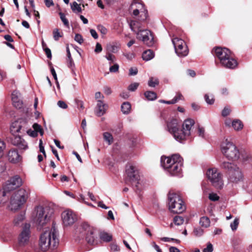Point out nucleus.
<instances>
[{"label": "nucleus", "mask_w": 252, "mask_h": 252, "mask_svg": "<svg viewBox=\"0 0 252 252\" xmlns=\"http://www.w3.org/2000/svg\"><path fill=\"white\" fill-rule=\"evenodd\" d=\"M161 164L165 171L171 176H180L182 171L183 159L175 154L170 157H161Z\"/></svg>", "instance_id": "1"}, {"label": "nucleus", "mask_w": 252, "mask_h": 252, "mask_svg": "<svg viewBox=\"0 0 252 252\" xmlns=\"http://www.w3.org/2000/svg\"><path fill=\"white\" fill-rule=\"evenodd\" d=\"M58 243V231L55 226L45 231L40 236L39 246L43 251H46L50 248L56 247Z\"/></svg>", "instance_id": "2"}, {"label": "nucleus", "mask_w": 252, "mask_h": 252, "mask_svg": "<svg viewBox=\"0 0 252 252\" xmlns=\"http://www.w3.org/2000/svg\"><path fill=\"white\" fill-rule=\"evenodd\" d=\"M215 56L219 59L221 64L228 68H234L237 65V61L231 57V52L226 48L217 47L214 49Z\"/></svg>", "instance_id": "3"}, {"label": "nucleus", "mask_w": 252, "mask_h": 252, "mask_svg": "<svg viewBox=\"0 0 252 252\" xmlns=\"http://www.w3.org/2000/svg\"><path fill=\"white\" fill-rule=\"evenodd\" d=\"M168 204L169 210L174 213H182L186 208L180 194L172 191L168 194Z\"/></svg>", "instance_id": "4"}, {"label": "nucleus", "mask_w": 252, "mask_h": 252, "mask_svg": "<svg viewBox=\"0 0 252 252\" xmlns=\"http://www.w3.org/2000/svg\"><path fill=\"white\" fill-rule=\"evenodd\" d=\"M28 196V192L24 189L11 192L9 208L11 210L16 211L20 209L26 202Z\"/></svg>", "instance_id": "5"}, {"label": "nucleus", "mask_w": 252, "mask_h": 252, "mask_svg": "<svg viewBox=\"0 0 252 252\" xmlns=\"http://www.w3.org/2000/svg\"><path fill=\"white\" fill-rule=\"evenodd\" d=\"M222 168L228 170V180L230 182L238 184L243 181L244 176L241 169L236 165L229 162H223Z\"/></svg>", "instance_id": "6"}, {"label": "nucleus", "mask_w": 252, "mask_h": 252, "mask_svg": "<svg viewBox=\"0 0 252 252\" xmlns=\"http://www.w3.org/2000/svg\"><path fill=\"white\" fill-rule=\"evenodd\" d=\"M222 154L228 159L235 160L240 157V153L236 146L232 143L225 140L221 145Z\"/></svg>", "instance_id": "7"}, {"label": "nucleus", "mask_w": 252, "mask_h": 252, "mask_svg": "<svg viewBox=\"0 0 252 252\" xmlns=\"http://www.w3.org/2000/svg\"><path fill=\"white\" fill-rule=\"evenodd\" d=\"M206 176L211 184L217 189H220L223 186L222 174L215 168L207 170Z\"/></svg>", "instance_id": "8"}, {"label": "nucleus", "mask_w": 252, "mask_h": 252, "mask_svg": "<svg viewBox=\"0 0 252 252\" xmlns=\"http://www.w3.org/2000/svg\"><path fill=\"white\" fill-rule=\"evenodd\" d=\"M50 209L48 207L44 208L42 206H38L34 209L33 215L35 216V220L41 225L45 224L50 216L47 211Z\"/></svg>", "instance_id": "9"}, {"label": "nucleus", "mask_w": 252, "mask_h": 252, "mask_svg": "<svg viewBox=\"0 0 252 252\" xmlns=\"http://www.w3.org/2000/svg\"><path fill=\"white\" fill-rule=\"evenodd\" d=\"M194 124L192 119H188L184 121L182 124V129H180V135H177L178 141L182 142L187 140L191 134V129Z\"/></svg>", "instance_id": "10"}, {"label": "nucleus", "mask_w": 252, "mask_h": 252, "mask_svg": "<svg viewBox=\"0 0 252 252\" xmlns=\"http://www.w3.org/2000/svg\"><path fill=\"white\" fill-rule=\"evenodd\" d=\"M175 51L177 55L180 57H184L188 55L189 50L185 42L182 39L178 37L172 39Z\"/></svg>", "instance_id": "11"}, {"label": "nucleus", "mask_w": 252, "mask_h": 252, "mask_svg": "<svg viewBox=\"0 0 252 252\" xmlns=\"http://www.w3.org/2000/svg\"><path fill=\"white\" fill-rule=\"evenodd\" d=\"M129 10H133L132 14L135 16L140 14L141 21H144L147 19L148 11L142 3L133 1L131 4Z\"/></svg>", "instance_id": "12"}, {"label": "nucleus", "mask_w": 252, "mask_h": 252, "mask_svg": "<svg viewBox=\"0 0 252 252\" xmlns=\"http://www.w3.org/2000/svg\"><path fill=\"white\" fill-rule=\"evenodd\" d=\"M126 172L129 180L135 184L137 189H140L139 186L140 183L138 179L139 175L137 168L135 166L129 164L126 166Z\"/></svg>", "instance_id": "13"}, {"label": "nucleus", "mask_w": 252, "mask_h": 252, "mask_svg": "<svg viewBox=\"0 0 252 252\" xmlns=\"http://www.w3.org/2000/svg\"><path fill=\"white\" fill-rule=\"evenodd\" d=\"M137 38L141 40L148 46H152L154 43V37L150 31L143 30L137 32Z\"/></svg>", "instance_id": "14"}, {"label": "nucleus", "mask_w": 252, "mask_h": 252, "mask_svg": "<svg viewBox=\"0 0 252 252\" xmlns=\"http://www.w3.org/2000/svg\"><path fill=\"white\" fill-rule=\"evenodd\" d=\"M22 180L18 175L15 176L7 181L3 188L9 192H12V191L22 185Z\"/></svg>", "instance_id": "15"}, {"label": "nucleus", "mask_w": 252, "mask_h": 252, "mask_svg": "<svg viewBox=\"0 0 252 252\" xmlns=\"http://www.w3.org/2000/svg\"><path fill=\"white\" fill-rule=\"evenodd\" d=\"M30 228V224L25 223L19 236L18 241L20 245L24 246L28 243L31 234Z\"/></svg>", "instance_id": "16"}, {"label": "nucleus", "mask_w": 252, "mask_h": 252, "mask_svg": "<svg viewBox=\"0 0 252 252\" xmlns=\"http://www.w3.org/2000/svg\"><path fill=\"white\" fill-rule=\"evenodd\" d=\"M62 218L63 225L66 226L72 225L77 220L75 214L69 210H65L62 213Z\"/></svg>", "instance_id": "17"}, {"label": "nucleus", "mask_w": 252, "mask_h": 252, "mask_svg": "<svg viewBox=\"0 0 252 252\" xmlns=\"http://www.w3.org/2000/svg\"><path fill=\"white\" fill-rule=\"evenodd\" d=\"M168 131L173 135L174 138L178 141L177 135L180 134V125L178 124V120L172 119L167 124Z\"/></svg>", "instance_id": "18"}, {"label": "nucleus", "mask_w": 252, "mask_h": 252, "mask_svg": "<svg viewBox=\"0 0 252 252\" xmlns=\"http://www.w3.org/2000/svg\"><path fill=\"white\" fill-rule=\"evenodd\" d=\"M33 130L29 129L27 130V132L29 135L31 137H35L38 135V132L40 133L41 135H43L44 131L41 126L37 123H35L32 126Z\"/></svg>", "instance_id": "19"}, {"label": "nucleus", "mask_w": 252, "mask_h": 252, "mask_svg": "<svg viewBox=\"0 0 252 252\" xmlns=\"http://www.w3.org/2000/svg\"><path fill=\"white\" fill-rule=\"evenodd\" d=\"M8 158L10 162L12 163H17L21 159V157L15 150L12 149L9 151L8 153Z\"/></svg>", "instance_id": "20"}, {"label": "nucleus", "mask_w": 252, "mask_h": 252, "mask_svg": "<svg viewBox=\"0 0 252 252\" xmlns=\"http://www.w3.org/2000/svg\"><path fill=\"white\" fill-rule=\"evenodd\" d=\"M10 195L11 192H9L3 187L0 190V206L3 205L9 200Z\"/></svg>", "instance_id": "21"}, {"label": "nucleus", "mask_w": 252, "mask_h": 252, "mask_svg": "<svg viewBox=\"0 0 252 252\" xmlns=\"http://www.w3.org/2000/svg\"><path fill=\"white\" fill-rule=\"evenodd\" d=\"M106 107V105L103 101L100 100H97L95 111L96 115L99 117L102 116L105 113Z\"/></svg>", "instance_id": "22"}, {"label": "nucleus", "mask_w": 252, "mask_h": 252, "mask_svg": "<svg viewBox=\"0 0 252 252\" xmlns=\"http://www.w3.org/2000/svg\"><path fill=\"white\" fill-rule=\"evenodd\" d=\"M86 239L87 242L90 245H95L96 244L95 240V235L94 231L93 229H89L88 231Z\"/></svg>", "instance_id": "23"}, {"label": "nucleus", "mask_w": 252, "mask_h": 252, "mask_svg": "<svg viewBox=\"0 0 252 252\" xmlns=\"http://www.w3.org/2000/svg\"><path fill=\"white\" fill-rule=\"evenodd\" d=\"M22 126L18 122L13 123L10 127V132L13 135H18L19 133H21ZM24 131V130H23Z\"/></svg>", "instance_id": "24"}, {"label": "nucleus", "mask_w": 252, "mask_h": 252, "mask_svg": "<svg viewBox=\"0 0 252 252\" xmlns=\"http://www.w3.org/2000/svg\"><path fill=\"white\" fill-rule=\"evenodd\" d=\"M129 27L133 32L137 34V32L142 31L141 29V24L137 21H131L129 23Z\"/></svg>", "instance_id": "25"}, {"label": "nucleus", "mask_w": 252, "mask_h": 252, "mask_svg": "<svg viewBox=\"0 0 252 252\" xmlns=\"http://www.w3.org/2000/svg\"><path fill=\"white\" fill-rule=\"evenodd\" d=\"M25 219V217L24 214H20L15 216L13 221L14 225L16 226H20L23 223Z\"/></svg>", "instance_id": "26"}, {"label": "nucleus", "mask_w": 252, "mask_h": 252, "mask_svg": "<svg viewBox=\"0 0 252 252\" xmlns=\"http://www.w3.org/2000/svg\"><path fill=\"white\" fill-rule=\"evenodd\" d=\"M99 237L101 241L105 242H109L112 239V235L104 231L99 233Z\"/></svg>", "instance_id": "27"}, {"label": "nucleus", "mask_w": 252, "mask_h": 252, "mask_svg": "<svg viewBox=\"0 0 252 252\" xmlns=\"http://www.w3.org/2000/svg\"><path fill=\"white\" fill-rule=\"evenodd\" d=\"M154 57L153 52L151 50L145 51L142 54V58L144 60L148 61L152 59Z\"/></svg>", "instance_id": "28"}, {"label": "nucleus", "mask_w": 252, "mask_h": 252, "mask_svg": "<svg viewBox=\"0 0 252 252\" xmlns=\"http://www.w3.org/2000/svg\"><path fill=\"white\" fill-rule=\"evenodd\" d=\"M131 109V105L128 102H124L121 106V110L122 112L125 114H128Z\"/></svg>", "instance_id": "29"}, {"label": "nucleus", "mask_w": 252, "mask_h": 252, "mask_svg": "<svg viewBox=\"0 0 252 252\" xmlns=\"http://www.w3.org/2000/svg\"><path fill=\"white\" fill-rule=\"evenodd\" d=\"M199 224L202 227L207 228L210 225V219L207 217H202L200 219Z\"/></svg>", "instance_id": "30"}, {"label": "nucleus", "mask_w": 252, "mask_h": 252, "mask_svg": "<svg viewBox=\"0 0 252 252\" xmlns=\"http://www.w3.org/2000/svg\"><path fill=\"white\" fill-rule=\"evenodd\" d=\"M232 126L235 130H239L242 129L243 125L242 122L238 120H234L231 124Z\"/></svg>", "instance_id": "31"}, {"label": "nucleus", "mask_w": 252, "mask_h": 252, "mask_svg": "<svg viewBox=\"0 0 252 252\" xmlns=\"http://www.w3.org/2000/svg\"><path fill=\"white\" fill-rule=\"evenodd\" d=\"M104 140L107 142L108 145H111L113 142V137L111 134L109 132H105L103 134Z\"/></svg>", "instance_id": "32"}, {"label": "nucleus", "mask_w": 252, "mask_h": 252, "mask_svg": "<svg viewBox=\"0 0 252 252\" xmlns=\"http://www.w3.org/2000/svg\"><path fill=\"white\" fill-rule=\"evenodd\" d=\"M144 95L149 100H154L157 98V94L154 92L147 91Z\"/></svg>", "instance_id": "33"}, {"label": "nucleus", "mask_w": 252, "mask_h": 252, "mask_svg": "<svg viewBox=\"0 0 252 252\" xmlns=\"http://www.w3.org/2000/svg\"><path fill=\"white\" fill-rule=\"evenodd\" d=\"M72 10L75 13H80L82 11V9L80 4L74 1L70 4Z\"/></svg>", "instance_id": "34"}, {"label": "nucleus", "mask_w": 252, "mask_h": 252, "mask_svg": "<svg viewBox=\"0 0 252 252\" xmlns=\"http://www.w3.org/2000/svg\"><path fill=\"white\" fill-rule=\"evenodd\" d=\"M159 83L158 79L157 78L151 77L148 81V85L151 87H155Z\"/></svg>", "instance_id": "35"}, {"label": "nucleus", "mask_w": 252, "mask_h": 252, "mask_svg": "<svg viewBox=\"0 0 252 252\" xmlns=\"http://www.w3.org/2000/svg\"><path fill=\"white\" fill-rule=\"evenodd\" d=\"M242 160L244 162H250L252 161V156L251 154L248 153L242 154Z\"/></svg>", "instance_id": "36"}, {"label": "nucleus", "mask_w": 252, "mask_h": 252, "mask_svg": "<svg viewBox=\"0 0 252 252\" xmlns=\"http://www.w3.org/2000/svg\"><path fill=\"white\" fill-rule=\"evenodd\" d=\"M173 221L176 225H180L184 223V219L181 216H176L174 217Z\"/></svg>", "instance_id": "37"}, {"label": "nucleus", "mask_w": 252, "mask_h": 252, "mask_svg": "<svg viewBox=\"0 0 252 252\" xmlns=\"http://www.w3.org/2000/svg\"><path fill=\"white\" fill-rule=\"evenodd\" d=\"M13 136L14 137L11 140V143L13 145L17 146V145L19 144V143L22 141L23 139H22L19 135H13Z\"/></svg>", "instance_id": "38"}, {"label": "nucleus", "mask_w": 252, "mask_h": 252, "mask_svg": "<svg viewBox=\"0 0 252 252\" xmlns=\"http://www.w3.org/2000/svg\"><path fill=\"white\" fill-rule=\"evenodd\" d=\"M97 29L102 35V36L106 35L107 33V29L101 25H98L97 26Z\"/></svg>", "instance_id": "39"}, {"label": "nucleus", "mask_w": 252, "mask_h": 252, "mask_svg": "<svg viewBox=\"0 0 252 252\" xmlns=\"http://www.w3.org/2000/svg\"><path fill=\"white\" fill-rule=\"evenodd\" d=\"M20 94L16 91H13L11 95L12 102L20 100Z\"/></svg>", "instance_id": "40"}, {"label": "nucleus", "mask_w": 252, "mask_h": 252, "mask_svg": "<svg viewBox=\"0 0 252 252\" xmlns=\"http://www.w3.org/2000/svg\"><path fill=\"white\" fill-rule=\"evenodd\" d=\"M53 34L54 39L56 41L58 40L59 38L62 36L61 34L59 32V30L58 29H55L53 30Z\"/></svg>", "instance_id": "41"}, {"label": "nucleus", "mask_w": 252, "mask_h": 252, "mask_svg": "<svg viewBox=\"0 0 252 252\" xmlns=\"http://www.w3.org/2000/svg\"><path fill=\"white\" fill-rule=\"evenodd\" d=\"M17 147L21 150H26L28 148L27 143L24 139L19 143V144L17 145Z\"/></svg>", "instance_id": "42"}, {"label": "nucleus", "mask_w": 252, "mask_h": 252, "mask_svg": "<svg viewBox=\"0 0 252 252\" xmlns=\"http://www.w3.org/2000/svg\"><path fill=\"white\" fill-rule=\"evenodd\" d=\"M59 15L60 16V18L64 25L66 27H68L69 23L67 19L66 18L65 15L62 12H60Z\"/></svg>", "instance_id": "43"}, {"label": "nucleus", "mask_w": 252, "mask_h": 252, "mask_svg": "<svg viewBox=\"0 0 252 252\" xmlns=\"http://www.w3.org/2000/svg\"><path fill=\"white\" fill-rule=\"evenodd\" d=\"M239 224V219L236 218L233 222L230 224V227L233 231H235L237 229Z\"/></svg>", "instance_id": "44"}, {"label": "nucleus", "mask_w": 252, "mask_h": 252, "mask_svg": "<svg viewBox=\"0 0 252 252\" xmlns=\"http://www.w3.org/2000/svg\"><path fill=\"white\" fill-rule=\"evenodd\" d=\"M210 97L211 98H210V96L207 94L204 96L205 100L208 104H212L214 102V98L213 96L211 95Z\"/></svg>", "instance_id": "45"}, {"label": "nucleus", "mask_w": 252, "mask_h": 252, "mask_svg": "<svg viewBox=\"0 0 252 252\" xmlns=\"http://www.w3.org/2000/svg\"><path fill=\"white\" fill-rule=\"evenodd\" d=\"M6 145L4 142L0 139V158L3 155V150L5 149Z\"/></svg>", "instance_id": "46"}, {"label": "nucleus", "mask_w": 252, "mask_h": 252, "mask_svg": "<svg viewBox=\"0 0 252 252\" xmlns=\"http://www.w3.org/2000/svg\"><path fill=\"white\" fill-rule=\"evenodd\" d=\"M45 46H46L45 44L43 42H42V46L44 48V49L45 53L47 55V57L48 58H51L52 57L51 50L49 48L45 47Z\"/></svg>", "instance_id": "47"}, {"label": "nucleus", "mask_w": 252, "mask_h": 252, "mask_svg": "<svg viewBox=\"0 0 252 252\" xmlns=\"http://www.w3.org/2000/svg\"><path fill=\"white\" fill-rule=\"evenodd\" d=\"M139 86V84L138 83H133L129 85L128 87V90L130 91H135Z\"/></svg>", "instance_id": "48"}, {"label": "nucleus", "mask_w": 252, "mask_h": 252, "mask_svg": "<svg viewBox=\"0 0 252 252\" xmlns=\"http://www.w3.org/2000/svg\"><path fill=\"white\" fill-rule=\"evenodd\" d=\"M74 40L80 44H82L84 41L82 35L80 34H75Z\"/></svg>", "instance_id": "49"}, {"label": "nucleus", "mask_w": 252, "mask_h": 252, "mask_svg": "<svg viewBox=\"0 0 252 252\" xmlns=\"http://www.w3.org/2000/svg\"><path fill=\"white\" fill-rule=\"evenodd\" d=\"M209 198L212 201H216L219 200V197L216 193H211L209 195Z\"/></svg>", "instance_id": "50"}, {"label": "nucleus", "mask_w": 252, "mask_h": 252, "mask_svg": "<svg viewBox=\"0 0 252 252\" xmlns=\"http://www.w3.org/2000/svg\"><path fill=\"white\" fill-rule=\"evenodd\" d=\"M213 251V247L212 244L208 243L207 247L203 250V252H212Z\"/></svg>", "instance_id": "51"}, {"label": "nucleus", "mask_w": 252, "mask_h": 252, "mask_svg": "<svg viewBox=\"0 0 252 252\" xmlns=\"http://www.w3.org/2000/svg\"><path fill=\"white\" fill-rule=\"evenodd\" d=\"M119 68V65L117 63H115L113 65L110 67L109 71L111 72H116L118 71Z\"/></svg>", "instance_id": "52"}, {"label": "nucleus", "mask_w": 252, "mask_h": 252, "mask_svg": "<svg viewBox=\"0 0 252 252\" xmlns=\"http://www.w3.org/2000/svg\"><path fill=\"white\" fill-rule=\"evenodd\" d=\"M105 57L108 61H110V64L113 63L116 60L115 56L111 54H107Z\"/></svg>", "instance_id": "53"}, {"label": "nucleus", "mask_w": 252, "mask_h": 252, "mask_svg": "<svg viewBox=\"0 0 252 252\" xmlns=\"http://www.w3.org/2000/svg\"><path fill=\"white\" fill-rule=\"evenodd\" d=\"M12 102L14 107L17 108H21L22 106V101L20 99Z\"/></svg>", "instance_id": "54"}, {"label": "nucleus", "mask_w": 252, "mask_h": 252, "mask_svg": "<svg viewBox=\"0 0 252 252\" xmlns=\"http://www.w3.org/2000/svg\"><path fill=\"white\" fill-rule=\"evenodd\" d=\"M119 49V47L115 45H111L109 47V50L113 53H116L118 51Z\"/></svg>", "instance_id": "55"}, {"label": "nucleus", "mask_w": 252, "mask_h": 252, "mask_svg": "<svg viewBox=\"0 0 252 252\" xmlns=\"http://www.w3.org/2000/svg\"><path fill=\"white\" fill-rule=\"evenodd\" d=\"M57 104L58 106L63 109H66L67 108V105L65 103V102L60 100L58 102Z\"/></svg>", "instance_id": "56"}, {"label": "nucleus", "mask_w": 252, "mask_h": 252, "mask_svg": "<svg viewBox=\"0 0 252 252\" xmlns=\"http://www.w3.org/2000/svg\"><path fill=\"white\" fill-rule=\"evenodd\" d=\"M230 110L227 107H225L222 111L221 114L222 116L226 117L230 114Z\"/></svg>", "instance_id": "57"}, {"label": "nucleus", "mask_w": 252, "mask_h": 252, "mask_svg": "<svg viewBox=\"0 0 252 252\" xmlns=\"http://www.w3.org/2000/svg\"><path fill=\"white\" fill-rule=\"evenodd\" d=\"M193 232L196 236H201L203 233V230L200 228H195Z\"/></svg>", "instance_id": "58"}, {"label": "nucleus", "mask_w": 252, "mask_h": 252, "mask_svg": "<svg viewBox=\"0 0 252 252\" xmlns=\"http://www.w3.org/2000/svg\"><path fill=\"white\" fill-rule=\"evenodd\" d=\"M138 69L136 67H132L129 69V74L130 75H135L137 74Z\"/></svg>", "instance_id": "59"}, {"label": "nucleus", "mask_w": 252, "mask_h": 252, "mask_svg": "<svg viewBox=\"0 0 252 252\" xmlns=\"http://www.w3.org/2000/svg\"><path fill=\"white\" fill-rule=\"evenodd\" d=\"M44 2L47 7H50L54 5L53 0H44Z\"/></svg>", "instance_id": "60"}, {"label": "nucleus", "mask_w": 252, "mask_h": 252, "mask_svg": "<svg viewBox=\"0 0 252 252\" xmlns=\"http://www.w3.org/2000/svg\"><path fill=\"white\" fill-rule=\"evenodd\" d=\"M102 48L101 45L99 43H97L96 44L95 48L94 49V52L96 53H100L102 51Z\"/></svg>", "instance_id": "61"}, {"label": "nucleus", "mask_w": 252, "mask_h": 252, "mask_svg": "<svg viewBox=\"0 0 252 252\" xmlns=\"http://www.w3.org/2000/svg\"><path fill=\"white\" fill-rule=\"evenodd\" d=\"M103 91H104V93L107 95H109L112 93L111 88L108 86H105L104 87Z\"/></svg>", "instance_id": "62"}, {"label": "nucleus", "mask_w": 252, "mask_h": 252, "mask_svg": "<svg viewBox=\"0 0 252 252\" xmlns=\"http://www.w3.org/2000/svg\"><path fill=\"white\" fill-rule=\"evenodd\" d=\"M205 130L203 127H198V135L203 137L204 136Z\"/></svg>", "instance_id": "63"}, {"label": "nucleus", "mask_w": 252, "mask_h": 252, "mask_svg": "<svg viewBox=\"0 0 252 252\" xmlns=\"http://www.w3.org/2000/svg\"><path fill=\"white\" fill-rule=\"evenodd\" d=\"M90 33H91V35L92 36V37L94 38V39H97L98 38V34L94 30V29H91L90 30Z\"/></svg>", "instance_id": "64"}]
</instances>
